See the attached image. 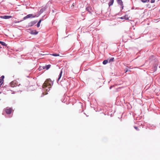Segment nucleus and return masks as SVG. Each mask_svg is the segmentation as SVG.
<instances>
[{"label":"nucleus","mask_w":160,"mask_h":160,"mask_svg":"<svg viewBox=\"0 0 160 160\" xmlns=\"http://www.w3.org/2000/svg\"><path fill=\"white\" fill-rule=\"evenodd\" d=\"M53 83V82L50 79H48L44 82L42 85V87L43 88L48 87V89H46V90L47 91H49L50 90L49 88L51 87Z\"/></svg>","instance_id":"f257e3e1"},{"label":"nucleus","mask_w":160,"mask_h":160,"mask_svg":"<svg viewBox=\"0 0 160 160\" xmlns=\"http://www.w3.org/2000/svg\"><path fill=\"white\" fill-rule=\"evenodd\" d=\"M4 78V76H2L0 77V83L3 82Z\"/></svg>","instance_id":"9b49d317"},{"label":"nucleus","mask_w":160,"mask_h":160,"mask_svg":"<svg viewBox=\"0 0 160 160\" xmlns=\"http://www.w3.org/2000/svg\"><path fill=\"white\" fill-rule=\"evenodd\" d=\"M20 85V84H19L18 86H19Z\"/></svg>","instance_id":"bb28decb"},{"label":"nucleus","mask_w":160,"mask_h":160,"mask_svg":"<svg viewBox=\"0 0 160 160\" xmlns=\"http://www.w3.org/2000/svg\"><path fill=\"white\" fill-rule=\"evenodd\" d=\"M155 0H151V1H150V2L151 3H154V2H155Z\"/></svg>","instance_id":"5701e85b"},{"label":"nucleus","mask_w":160,"mask_h":160,"mask_svg":"<svg viewBox=\"0 0 160 160\" xmlns=\"http://www.w3.org/2000/svg\"><path fill=\"white\" fill-rule=\"evenodd\" d=\"M134 128L137 131L139 130V128L136 126H134Z\"/></svg>","instance_id":"4be33fe9"},{"label":"nucleus","mask_w":160,"mask_h":160,"mask_svg":"<svg viewBox=\"0 0 160 160\" xmlns=\"http://www.w3.org/2000/svg\"><path fill=\"white\" fill-rule=\"evenodd\" d=\"M36 17H37V16L36 15L33 14H29L28 15L26 16L25 17L23 18V19H26L27 18H34Z\"/></svg>","instance_id":"f03ea898"},{"label":"nucleus","mask_w":160,"mask_h":160,"mask_svg":"<svg viewBox=\"0 0 160 160\" xmlns=\"http://www.w3.org/2000/svg\"><path fill=\"white\" fill-rule=\"evenodd\" d=\"M141 1L144 3L148 2L149 1V0H142Z\"/></svg>","instance_id":"a211bd4d"},{"label":"nucleus","mask_w":160,"mask_h":160,"mask_svg":"<svg viewBox=\"0 0 160 160\" xmlns=\"http://www.w3.org/2000/svg\"><path fill=\"white\" fill-rule=\"evenodd\" d=\"M72 5H73V6H74V3H73V4H72Z\"/></svg>","instance_id":"b1692460"},{"label":"nucleus","mask_w":160,"mask_h":160,"mask_svg":"<svg viewBox=\"0 0 160 160\" xmlns=\"http://www.w3.org/2000/svg\"><path fill=\"white\" fill-rule=\"evenodd\" d=\"M120 18L122 19H125L128 20V17L127 15H125L124 16Z\"/></svg>","instance_id":"1a4fd4ad"},{"label":"nucleus","mask_w":160,"mask_h":160,"mask_svg":"<svg viewBox=\"0 0 160 160\" xmlns=\"http://www.w3.org/2000/svg\"><path fill=\"white\" fill-rule=\"evenodd\" d=\"M32 33L35 35H36L38 33V32L36 31H32Z\"/></svg>","instance_id":"dca6fc26"},{"label":"nucleus","mask_w":160,"mask_h":160,"mask_svg":"<svg viewBox=\"0 0 160 160\" xmlns=\"http://www.w3.org/2000/svg\"><path fill=\"white\" fill-rule=\"evenodd\" d=\"M62 71L61 70V72H60V73L59 74V77L58 79V81L61 78V77H62Z\"/></svg>","instance_id":"f8f14e48"},{"label":"nucleus","mask_w":160,"mask_h":160,"mask_svg":"<svg viewBox=\"0 0 160 160\" xmlns=\"http://www.w3.org/2000/svg\"><path fill=\"white\" fill-rule=\"evenodd\" d=\"M10 86L12 87H14L18 86V83L16 81H13L10 83Z\"/></svg>","instance_id":"20e7f679"},{"label":"nucleus","mask_w":160,"mask_h":160,"mask_svg":"<svg viewBox=\"0 0 160 160\" xmlns=\"http://www.w3.org/2000/svg\"><path fill=\"white\" fill-rule=\"evenodd\" d=\"M45 8H42L40 10V12L41 13H42L43 11L45 10Z\"/></svg>","instance_id":"aec40b11"},{"label":"nucleus","mask_w":160,"mask_h":160,"mask_svg":"<svg viewBox=\"0 0 160 160\" xmlns=\"http://www.w3.org/2000/svg\"><path fill=\"white\" fill-rule=\"evenodd\" d=\"M118 3L121 6L122 9H123V5L122 0H117Z\"/></svg>","instance_id":"39448f33"},{"label":"nucleus","mask_w":160,"mask_h":160,"mask_svg":"<svg viewBox=\"0 0 160 160\" xmlns=\"http://www.w3.org/2000/svg\"><path fill=\"white\" fill-rule=\"evenodd\" d=\"M5 110L7 114H11L12 112V108H8V107L5 109Z\"/></svg>","instance_id":"7ed1b4c3"},{"label":"nucleus","mask_w":160,"mask_h":160,"mask_svg":"<svg viewBox=\"0 0 160 160\" xmlns=\"http://www.w3.org/2000/svg\"><path fill=\"white\" fill-rule=\"evenodd\" d=\"M41 20H40L39 22H38L37 24V27L38 28L40 27V24L41 23Z\"/></svg>","instance_id":"2eb2a0df"},{"label":"nucleus","mask_w":160,"mask_h":160,"mask_svg":"<svg viewBox=\"0 0 160 160\" xmlns=\"http://www.w3.org/2000/svg\"><path fill=\"white\" fill-rule=\"evenodd\" d=\"M128 71V70H127L126 71V72H127V71Z\"/></svg>","instance_id":"a878e982"},{"label":"nucleus","mask_w":160,"mask_h":160,"mask_svg":"<svg viewBox=\"0 0 160 160\" xmlns=\"http://www.w3.org/2000/svg\"><path fill=\"white\" fill-rule=\"evenodd\" d=\"M86 10L88 12L90 13H91L92 9L90 7H88L86 8Z\"/></svg>","instance_id":"6e6552de"},{"label":"nucleus","mask_w":160,"mask_h":160,"mask_svg":"<svg viewBox=\"0 0 160 160\" xmlns=\"http://www.w3.org/2000/svg\"><path fill=\"white\" fill-rule=\"evenodd\" d=\"M112 87V86H111V87H110V89H111Z\"/></svg>","instance_id":"393cba45"},{"label":"nucleus","mask_w":160,"mask_h":160,"mask_svg":"<svg viewBox=\"0 0 160 160\" xmlns=\"http://www.w3.org/2000/svg\"><path fill=\"white\" fill-rule=\"evenodd\" d=\"M108 60H104L103 62V64H106L108 63Z\"/></svg>","instance_id":"f3484780"},{"label":"nucleus","mask_w":160,"mask_h":160,"mask_svg":"<svg viewBox=\"0 0 160 160\" xmlns=\"http://www.w3.org/2000/svg\"><path fill=\"white\" fill-rule=\"evenodd\" d=\"M12 17L11 16H1L0 18L4 19H8L11 18Z\"/></svg>","instance_id":"423d86ee"},{"label":"nucleus","mask_w":160,"mask_h":160,"mask_svg":"<svg viewBox=\"0 0 160 160\" xmlns=\"http://www.w3.org/2000/svg\"><path fill=\"white\" fill-rule=\"evenodd\" d=\"M114 2V0H110L109 2L108 3L109 7L112 5Z\"/></svg>","instance_id":"9d476101"},{"label":"nucleus","mask_w":160,"mask_h":160,"mask_svg":"<svg viewBox=\"0 0 160 160\" xmlns=\"http://www.w3.org/2000/svg\"><path fill=\"white\" fill-rule=\"evenodd\" d=\"M36 22L32 21L29 23V26L30 27L33 26Z\"/></svg>","instance_id":"0eeeda50"},{"label":"nucleus","mask_w":160,"mask_h":160,"mask_svg":"<svg viewBox=\"0 0 160 160\" xmlns=\"http://www.w3.org/2000/svg\"><path fill=\"white\" fill-rule=\"evenodd\" d=\"M114 58H112L109 60V62H112L113 61Z\"/></svg>","instance_id":"412c9836"},{"label":"nucleus","mask_w":160,"mask_h":160,"mask_svg":"<svg viewBox=\"0 0 160 160\" xmlns=\"http://www.w3.org/2000/svg\"><path fill=\"white\" fill-rule=\"evenodd\" d=\"M0 43L2 45L4 46H6L7 45V44H6V43L5 42L2 41H0Z\"/></svg>","instance_id":"ddd939ff"},{"label":"nucleus","mask_w":160,"mask_h":160,"mask_svg":"<svg viewBox=\"0 0 160 160\" xmlns=\"http://www.w3.org/2000/svg\"><path fill=\"white\" fill-rule=\"evenodd\" d=\"M50 67H51L50 65V64L48 65H46L45 67L44 68H46L47 70H48L50 68Z\"/></svg>","instance_id":"4468645a"},{"label":"nucleus","mask_w":160,"mask_h":160,"mask_svg":"<svg viewBox=\"0 0 160 160\" xmlns=\"http://www.w3.org/2000/svg\"><path fill=\"white\" fill-rule=\"evenodd\" d=\"M51 55H52L54 56H59V55L58 54H50Z\"/></svg>","instance_id":"6ab92c4d"}]
</instances>
